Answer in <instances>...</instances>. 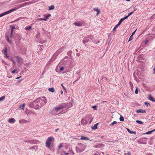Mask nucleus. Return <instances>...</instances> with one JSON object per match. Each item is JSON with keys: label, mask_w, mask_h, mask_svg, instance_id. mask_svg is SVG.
<instances>
[{"label": "nucleus", "mask_w": 155, "mask_h": 155, "mask_svg": "<svg viewBox=\"0 0 155 155\" xmlns=\"http://www.w3.org/2000/svg\"><path fill=\"white\" fill-rule=\"evenodd\" d=\"M46 103V100L45 97H42L37 99L33 102V107L37 109L41 107Z\"/></svg>", "instance_id": "nucleus-1"}, {"label": "nucleus", "mask_w": 155, "mask_h": 155, "mask_svg": "<svg viewBox=\"0 0 155 155\" xmlns=\"http://www.w3.org/2000/svg\"><path fill=\"white\" fill-rule=\"evenodd\" d=\"M54 140V138L53 137H49L47 139L45 144L46 146L50 148L51 147V142L52 140Z\"/></svg>", "instance_id": "nucleus-2"}, {"label": "nucleus", "mask_w": 155, "mask_h": 155, "mask_svg": "<svg viewBox=\"0 0 155 155\" xmlns=\"http://www.w3.org/2000/svg\"><path fill=\"white\" fill-rule=\"evenodd\" d=\"M64 107L63 106H60L57 107L55 108L53 111V113L55 115L60 114L61 109Z\"/></svg>", "instance_id": "nucleus-3"}, {"label": "nucleus", "mask_w": 155, "mask_h": 155, "mask_svg": "<svg viewBox=\"0 0 155 155\" xmlns=\"http://www.w3.org/2000/svg\"><path fill=\"white\" fill-rule=\"evenodd\" d=\"M92 38H93L92 36H90L84 38L83 40V43L84 44H85L88 42L92 41Z\"/></svg>", "instance_id": "nucleus-4"}, {"label": "nucleus", "mask_w": 155, "mask_h": 155, "mask_svg": "<svg viewBox=\"0 0 155 155\" xmlns=\"http://www.w3.org/2000/svg\"><path fill=\"white\" fill-rule=\"evenodd\" d=\"M84 150V146L81 144L79 145L76 148V150L78 153L82 152Z\"/></svg>", "instance_id": "nucleus-5"}, {"label": "nucleus", "mask_w": 155, "mask_h": 155, "mask_svg": "<svg viewBox=\"0 0 155 155\" xmlns=\"http://www.w3.org/2000/svg\"><path fill=\"white\" fill-rule=\"evenodd\" d=\"M17 9V8H12L8 11H7L6 12H5L4 13H3L2 14H1V17H2L4 15H6L7 14H9L14 11L16 10Z\"/></svg>", "instance_id": "nucleus-6"}, {"label": "nucleus", "mask_w": 155, "mask_h": 155, "mask_svg": "<svg viewBox=\"0 0 155 155\" xmlns=\"http://www.w3.org/2000/svg\"><path fill=\"white\" fill-rule=\"evenodd\" d=\"M25 113L27 114L28 116H29L31 115H37V114L36 113H35L34 112L32 111H30L29 110H27L25 112Z\"/></svg>", "instance_id": "nucleus-7"}, {"label": "nucleus", "mask_w": 155, "mask_h": 155, "mask_svg": "<svg viewBox=\"0 0 155 155\" xmlns=\"http://www.w3.org/2000/svg\"><path fill=\"white\" fill-rule=\"evenodd\" d=\"M22 38V37L21 35L18 34L17 35L15 38L16 42L21 40Z\"/></svg>", "instance_id": "nucleus-8"}, {"label": "nucleus", "mask_w": 155, "mask_h": 155, "mask_svg": "<svg viewBox=\"0 0 155 155\" xmlns=\"http://www.w3.org/2000/svg\"><path fill=\"white\" fill-rule=\"evenodd\" d=\"M19 123L21 124H26L28 122V121L24 119H20L19 121Z\"/></svg>", "instance_id": "nucleus-9"}, {"label": "nucleus", "mask_w": 155, "mask_h": 155, "mask_svg": "<svg viewBox=\"0 0 155 155\" xmlns=\"http://www.w3.org/2000/svg\"><path fill=\"white\" fill-rule=\"evenodd\" d=\"M15 57L17 59V61L18 63L19 64H20L22 60V58L18 56H16Z\"/></svg>", "instance_id": "nucleus-10"}, {"label": "nucleus", "mask_w": 155, "mask_h": 155, "mask_svg": "<svg viewBox=\"0 0 155 155\" xmlns=\"http://www.w3.org/2000/svg\"><path fill=\"white\" fill-rule=\"evenodd\" d=\"M81 124L83 125L86 124L87 123V121L84 119H83L81 121Z\"/></svg>", "instance_id": "nucleus-11"}, {"label": "nucleus", "mask_w": 155, "mask_h": 155, "mask_svg": "<svg viewBox=\"0 0 155 155\" xmlns=\"http://www.w3.org/2000/svg\"><path fill=\"white\" fill-rule=\"evenodd\" d=\"M136 112L137 113H145L146 112V111L145 110L143 109H139L137 110H136Z\"/></svg>", "instance_id": "nucleus-12"}, {"label": "nucleus", "mask_w": 155, "mask_h": 155, "mask_svg": "<svg viewBox=\"0 0 155 155\" xmlns=\"http://www.w3.org/2000/svg\"><path fill=\"white\" fill-rule=\"evenodd\" d=\"M15 122V120L14 118H10L8 120V122L10 123H14Z\"/></svg>", "instance_id": "nucleus-13"}, {"label": "nucleus", "mask_w": 155, "mask_h": 155, "mask_svg": "<svg viewBox=\"0 0 155 155\" xmlns=\"http://www.w3.org/2000/svg\"><path fill=\"white\" fill-rule=\"evenodd\" d=\"M7 49H5V50H3L2 51V52L5 54L6 57V58L8 57H9L7 54Z\"/></svg>", "instance_id": "nucleus-14"}, {"label": "nucleus", "mask_w": 155, "mask_h": 155, "mask_svg": "<svg viewBox=\"0 0 155 155\" xmlns=\"http://www.w3.org/2000/svg\"><path fill=\"white\" fill-rule=\"evenodd\" d=\"M42 30H43V33H44L45 35L48 36L50 35V32L44 31L43 29H42Z\"/></svg>", "instance_id": "nucleus-15"}, {"label": "nucleus", "mask_w": 155, "mask_h": 155, "mask_svg": "<svg viewBox=\"0 0 155 155\" xmlns=\"http://www.w3.org/2000/svg\"><path fill=\"white\" fill-rule=\"evenodd\" d=\"M149 99L153 102H155V99L151 96V95H150L149 96Z\"/></svg>", "instance_id": "nucleus-16"}, {"label": "nucleus", "mask_w": 155, "mask_h": 155, "mask_svg": "<svg viewBox=\"0 0 155 155\" xmlns=\"http://www.w3.org/2000/svg\"><path fill=\"white\" fill-rule=\"evenodd\" d=\"M81 140H89V139L87 137L82 136L80 139Z\"/></svg>", "instance_id": "nucleus-17"}, {"label": "nucleus", "mask_w": 155, "mask_h": 155, "mask_svg": "<svg viewBox=\"0 0 155 155\" xmlns=\"http://www.w3.org/2000/svg\"><path fill=\"white\" fill-rule=\"evenodd\" d=\"M74 24L75 25L78 26V27H80L82 26V23H77L76 22H74Z\"/></svg>", "instance_id": "nucleus-18"}, {"label": "nucleus", "mask_w": 155, "mask_h": 155, "mask_svg": "<svg viewBox=\"0 0 155 155\" xmlns=\"http://www.w3.org/2000/svg\"><path fill=\"white\" fill-rule=\"evenodd\" d=\"M25 104H22V105H21L20 106L19 108L23 110L24 108V107H25Z\"/></svg>", "instance_id": "nucleus-19"}, {"label": "nucleus", "mask_w": 155, "mask_h": 155, "mask_svg": "<svg viewBox=\"0 0 155 155\" xmlns=\"http://www.w3.org/2000/svg\"><path fill=\"white\" fill-rule=\"evenodd\" d=\"M48 90L50 92H54V89L53 87L49 88Z\"/></svg>", "instance_id": "nucleus-20"}, {"label": "nucleus", "mask_w": 155, "mask_h": 155, "mask_svg": "<svg viewBox=\"0 0 155 155\" xmlns=\"http://www.w3.org/2000/svg\"><path fill=\"white\" fill-rule=\"evenodd\" d=\"M98 124L97 123V124H95L94 126H93L92 127V129H94V130H95V129H97V126Z\"/></svg>", "instance_id": "nucleus-21"}, {"label": "nucleus", "mask_w": 155, "mask_h": 155, "mask_svg": "<svg viewBox=\"0 0 155 155\" xmlns=\"http://www.w3.org/2000/svg\"><path fill=\"white\" fill-rule=\"evenodd\" d=\"M127 131H128V132H129L130 133V134H136V132H135V131H131V130H130L128 129V128H127Z\"/></svg>", "instance_id": "nucleus-22"}, {"label": "nucleus", "mask_w": 155, "mask_h": 155, "mask_svg": "<svg viewBox=\"0 0 155 155\" xmlns=\"http://www.w3.org/2000/svg\"><path fill=\"white\" fill-rule=\"evenodd\" d=\"M93 9L94 11H95L97 12V14H98L99 13L100 11L98 9L96 8H94Z\"/></svg>", "instance_id": "nucleus-23"}, {"label": "nucleus", "mask_w": 155, "mask_h": 155, "mask_svg": "<svg viewBox=\"0 0 155 155\" xmlns=\"http://www.w3.org/2000/svg\"><path fill=\"white\" fill-rule=\"evenodd\" d=\"M130 86L131 89L133 91V90L134 87L132 83L131 82H130Z\"/></svg>", "instance_id": "nucleus-24"}, {"label": "nucleus", "mask_w": 155, "mask_h": 155, "mask_svg": "<svg viewBox=\"0 0 155 155\" xmlns=\"http://www.w3.org/2000/svg\"><path fill=\"white\" fill-rule=\"evenodd\" d=\"M19 72V71L18 70V69H15L12 72V74H14L15 72H16V73H18Z\"/></svg>", "instance_id": "nucleus-25"}, {"label": "nucleus", "mask_w": 155, "mask_h": 155, "mask_svg": "<svg viewBox=\"0 0 155 155\" xmlns=\"http://www.w3.org/2000/svg\"><path fill=\"white\" fill-rule=\"evenodd\" d=\"M15 28V27L14 26H13L11 28V37L12 36V34L13 31V30Z\"/></svg>", "instance_id": "nucleus-26"}, {"label": "nucleus", "mask_w": 155, "mask_h": 155, "mask_svg": "<svg viewBox=\"0 0 155 155\" xmlns=\"http://www.w3.org/2000/svg\"><path fill=\"white\" fill-rule=\"evenodd\" d=\"M54 6L53 5H52L51 6H49V10H53V9H54Z\"/></svg>", "instance_id": "nucleus-27"}, {"label": "nucleus", "mask_w": 155, "mask_h": 155, "mask_svg": "<svg viewBox=\"0 0 155 155\" xmlns=\"http://www.w3.org/2000/svg\"><path fill=\"white\" fill-rule=\"evenodd\" d=\"M74 154L72 151H71L69 153H65V155H68L70 154V155H72Z\"/></svg>", "instance_id": "nucleus-28"}, {"label": "nucleus", "mask_w": 155, "mask_h": 155, "mask_svg": "<svg viewBox=\"0 0 155 155\" xmlns=\"http://www.w3.org/2000/svg\"><path fill=\"white\" fill-rule=\"evenodd\" d=\"M124 21L123 19L122 18H121L120 19V20L119 21L118 24L120 25V24L121 23Z\"/></svg>", "instance_id": "nucleus-29"}, {"label": "nucleus", "mask_w": 155, "mask_h": 155, "mask_svg": "<svg viewBox=\"0 0 155 155\" xmlns=\"http://www.w3.org/2000/svg\"><path fill=\"white\" fill-rule=\"evenodd\" d=\"M136 122L139 124H142L143 123L142 121L139 120H136Z\"/></svg>", "instance_id": "nucleus-30"}, {"label": "nucleus", "mask_w": 155, "mask_h": 155, "mask_svg": "<svg viewBox=\"0 0 155 155\" xmlns=\"http://www.w3.org/2000/svg\"><path fill=\"white\" fill-rule=\"evenodd\" d=\"M119 119L120 121H123L124 120V117L122 116H120V117L119 118Z\"/></svg>", "instance_id": "nucleus-31"}, {"label": "nucleus", "mask_w": 155, "mask_h": 155, "mask_svg": "<svg viewBox=\"0 0 155 155\" xmlns=\"http://www.w3.org/2000/svg\"><path fill=\"white\" fill-rule=\"evenodd\" d=\"M117 123V122L116 121H114L110 125L111 126H113L114 124H116Z\"/></svg>", "instance_id": "nucleus-32"}, {"label": "nucleus", "mask_w": 155, "mask_h": 155, "mask_svg": "<svg viewBox=\"0 0 155 155\" xmlns=\"http://www.w3.org/2000/svg\"><path fill=\"white\" fill-rule=\"evenodd\" d=\"M31 28V26H28L27 27H26L25 28V30H29Z\"/></svg>", "instance_id": "nucleus-33"}, {"label": "nucleus", "mask_w": 155, "mask_h": 155, "mask_svg": "<svg viewBox=\"0 0 155 155\" xmlns=\"http://www.w3.org/2000/svg\"><path fill=\"white\" fill-rule=\"evenodd\" d=\"M153 132V131H152V130L148 131L146 133V134H150L152 133V132Z\"/></svg>", "instance_id": "nucleus-34"}, {"label": "nucleus", "mask_w": 155, "mask_h": 155, "mask_svg": "<svg viewBox=\"0 0 155 155\" xmlns=\"http://www.w3.org/2000/svg\"><path fill=\"white\" fill-rule=\"evenodd\" d=\"M5 99V96H2L0 98V101H3Z\"/></svg>", "instance_id": "nucleus-35"}, {"label": "nucleus", "mask_w": 155, "mask_h": 155, "mask_svg": "<svg viewBox=\"0 0 155 155\" xmlns=\"http://www.w3.org/2000/svg\"><path fill=\"white\" fill-rule=\"evenodd\" d=\"M63 146L62 145V143H60V145H59V146L58 147L59 149H61V147H63Z\"/></svg>", "instance_id": "nucleus-36"}, {"label": "nucleus", "mask_w": 155, "mask_h": 155, "mask_svg": "<svg viewBox=\"0 0 155 155\" xmlns=\"http://www.w3.org/2000/svg\"><path fill=\"white\" fill-rule=\"evenodd\" d=\"M25 142L26 143H33V141H31V140H26L25 141Z\"/></svg>", "instance_id": "nucleus-37"}, {"label": "nucleus", "mask_w": 155, "mask_h": 155, "mask_svg": "<svg viewBox=\"0 0 155 155\" xmlns=\"http://www.w3.org/2000/svg\"><path fill=\"white\" fill-rule=\"evenodd\" d=\"M135 93L136 94H137L138 93V88L137 87H136V90Z\"/></svg>", "instance_id": "nucleus-38"}, {"label": "nucleus", "mask_w": 155, "mask_h": 155, "mask_svg": "<svg viewBox=\"0 0 155 155\" xmlns=\"http://www.w3.org/2000/svg\"><path fill=\"white\" fill-rule=\"evenodd\" d=\"M133 36H132V35H131L130 36V37L129 38V40H128V41H131V40H132L133 39Z\"/></svg>", "instance_id": "nucleus-39"}, {"label": "nucleus", "mask_w": 155, "mask_h": 155, "mask_svg": "<svg viewBox=\"0 0 155 155\" xmlns=\"http://www.w3.org/2000/svg\"><path fill=\"white\" fill-rule=\"evenodd\" d=\"M61 86L63 87L64 90L66 92H67V90H66V88H65V87L63 86V84H61Z\"/></svg>", "instance_id": "nucleus-40"}, {"label": "nucleus", "mask_w": 155, "mask_h": 155, "mask_svg": "<svg viewBox=\"0 0 155 155\" xmlns=\"http://www.w3.org/2000/svg\"><path fill=\"white\" fill-rule=\"evenodd\" d=\"M145 105L147 106L148 107V105H150V104L149 103H148L147 102H145Z\"/></svg>", "instance_id": "nucleus-41"}, {"label": "nucleus", "mask_w": 155, "mask_h": 155, "mask_svg": "<svg viewBox=\"0 0 155 155\" xmlns=\"http://www.w3.org/2000/svg\"><path fill=\"white\" fill-rule=\"evenodd\" d=\"M64 68L63 67H61L60 68V70L61 71H62L64 70Z\"/></svg>", "instance_id": "nucleus-42"}, {"label": "nucleus", "mask_w": 155, "mask_h": 155, "mask_svg": "<svg viewBox=\"0 0 155 155\" xmlns=\"http://www.w3.org/2000/svg\"><path fill=\"white\" fill-rule=\"evenodd\" d=\"M124 154L125 155H130V152H128L127 153H124Z\"/></svg>", "instance_id": "nucleus-43"}, {"label": "nucleus", "mask_w": 155, "mask_h": 155, "mask_svg": "<svg viewBox=\"0 0 155 155\" xmlns=\"http://www.w3.org/2000/svg\"><path fill=\"white\" fill-rule=\"evenodd\" d=\"M128 17H129L127 15V16H126V17H124L123 18H122L124 20H125V19H126Z\"/></svg>", "instance_id": "nucleus-44"}, {"label": "nucleus", "mask_w": 155, "mask_h": 155, "mask_svg": "<svg viewBox=\"0 0 155 155\" xmlns=\"http://www.w3.org/2000/svg\"><path fill=\"white\" fill-rule=\"evenodd\" d=\"M7 40L9 42V43H11V41H10V40L9 39V38H8V36H7Z\"/></svg>", "instance_id": "nucleus-45"}, {"label": "nucleus", "mask_w": 155, "mask_h": 155, "mask_svg": "<svg viewBox=\"0 0 155 155\" xmlns=\"http://www.w3.org/2000/svg\"><path fill=\"white\" fill-rule=\"evenodd\" d=\"M45 19H44V18H38L37 19V20H44V21H45Z\"/></svg>", "instance_id": "nucleus-46"}, {"label": "nucleus", "mask_w": 155, "mask_h": 155, "mask_svg": "<svg viewBox=\"0 0 155 155\" xmlns=\"http://www.w3.org/2000/svg\"><path fill=\"white\" fill-rule=\"evenodd\" d=\"M133 13H134V12H131L130 13H129V14H128V17H129L130 15L132 14Z\"/></svg>", "instance_id": "nucleus-47"}, {"label": "nucleus", "mask_w": 155, "mask_h": 155, "mask_svg": "<svg viewBox=\"0 0 155 155\" xmlns=\"http://www.w3.org/2000/svg\"><path fill=\"white\" fill-rule=\"evenodd\" d=\"M93 120V118H91L89 120V123H91Z\"/></svg>", "instance_id": "nucleus-48"}, {"label": "nucleus", "mask_w": 155, "mask_h": 155, "mask_svg": "<svg viewBox=\"0 0 155 155\" xmlns=\"http://www.w3.org/2000/svg\"><path fill=\"white\" fill-rule=\"evenodd\" d=\"M48 19V18L47 16H46V17L44 18L45 21H46L47 19Z\"/></svg>", "instance_id": "nucleus-49"}, {"label": "nucleus", "mask_w": 155, "mask_h": 155, "mask_svg": "<svg viewBox=\"0 0 155 155\" xmlns=\"http://www.w3.org/2000/svg\"><path fill=\"white\" fill-rule=\"evenodd\" d=\"M120 25L118 23L114 27L117 28Z\"/></svg>", "instance_id": "nucleus-50"}, {"label": "nucleus", "mask_w": 155, "mask_h": 155, "mask_svg": "<svg viewBox=\"0 0 155 155\" xmlns=\"http://www.w3.org/2000/svg\"><path fill=\"white\" fill-rule=\"evenodd\" d=\"M136 30H135L132 33V35H131L132 36H133L134 34L135 33V32H136Z\"/></svg>", "instance_id": "nucleus-51"}, {"label": "nucleus", "mask_w": 155, "mask_h": 155, "mask_svg": "<svg viewBox=\"0 0 155 155\" xmlns=\"http://www.w3.org/2000/svg\"><path fill=\"white\" fill-rule=\"evenodd\" d=\"M27 2H26V3H24L23 5H22V6H21L20 7H22L23 6H25V5H27Z\"/></svg>", "instance_id": "nucleus-52"}, {"label": "nucleus", "mask_w": 155, "mask_h": 155, "mask_svg": "<svg viewBox=\"0 0 155 155\" xmlns=\"http://www.w3.org/2000/svg\"><path fill=\"white\" fill-rule=\"evenodd\" d=\"M148 42V41L147 40H146L145 41V44H147V43Z\"/></svg>", "instance_id": "nucleus-53"}, {"label": "nucleus", "mask_w": 155, "mask_h": 155, "mask_svg": "<svg viewBox=\"0 0 155 155\" xmlns=\"http://www.w3.org/2000/svg\"><path fill=\"white\" fill-rule=\"evenodd\" d=\"M97 107L96 106H92V107L93 108H94V109H95Z\"/></svg>", "instance_id": "nucleus-54"}, {"label": "nucleus", "mask_w": 155, "mask_h": 155, "mask_svg": "<svg viewBox=\"0 0 155 155\" xmlns=\"http://www.w3.org/2000/svg\"><path fill=\"white\" fill-rule=\"evenodd\" d=\"M47 16L48 18H49L51 16V15L50 14H48Z\"/></svg>", "instance_id": "nucleus-55"}, {"label": "nucleus", "mask_w": 155, "mask_h": 155, "mask_svg": "<svg viewBox=\"0 0 155 155\" xmlns=\"http://www.w3.org/2000/svg\"><path fill=\"white\" fill-rule=\"evenodd\" d=\"M116 28H115L114 27V28L113 29V31H115L116 30Z\"/></svg>", "instance_id": "nucleus-56"}, {"label": "nucleus", "mask_w": 155, "mask_h": 155, "mask_svg": "<svg viewBox=\"0 0 155 155\" xmlns=\"http://www.w3.org/2000/svg\"><path fill=\"white\" fill-rule=\"evenodd\" d=\"M59 129H56L55 130V132H57L58 130H59Z\"/></svg>", "instance_id": "nucleus-57"}, {"label": "nucleus", "mask_w": 155, "mask_h": 155, "mask_svg": "<svg viewBox=\"0 0 155 155\" xmlns=\"http://www.w3.org/2000/svg\"><path fill=\"white\" fill-rule=\"evenodd\" d=\"M12 62H13V63L14 64V65H15V61L14 60H13Z\"/></svg>", "instance_id": "nucleus-58"}, {"label": "nucleus", "mask_w": 155, "mask_h": 155, "mask_svg": "<svg viewBox=\"0 0 155 155\" xmlns=\"http://www.w3.org/2000/svg\"><path fill=\"white\" fill-rule=\"evenodd\" d=\"M40 47L41 48H42V47H43V46L42 45H41L40 46Z\"/></svg>", "instance_id": "nucleus-59"}, {"label": "nucleus", "mask_w": 155, "mask_h": 155, "mask_svg": "<svg viewBox=\"0 0 155 155\" xmlns=\"http://www.w3.org/2000/svg\"><path fill=\"white\" fill-rule=\"evenodd\" d=\"M10 60L12 61L14 60H13V59L12 58H11L10 59Z\"/></svg>", "instance_id": "nucleus-60"}, {"label": "nucleus", "mask_w": 155, "mask_h": 155, "mask_svg": "<svg viewBox=\"0 0 155 155\" xmlns=\"http://www.w3.org/2000/svg\"><path fill=\"white\" fill-rule=\"evenodd\" d=\"M21 76H20V77H18V78H16V79H19V78H21Z\"/></svg>", "instance_id": "nucleus-61"}, {"label": "nucleus", "mask_w": 155, "mask_h": 155, "mask_svg": "<svg viewBox=\"0 0 155 155\" xmlns=\"http://www.w3.org/2000/svg\"><path fill=\"white\" fill-rule=\"evenodd\" d=\"M153 70L154 72V73H155V67L153 69Z\"/></svg>", "instance_id": "nucleus-62"}, {"label": "nucleus", "mask_w": 155, "mask_h": 155, "mask_svg": "<svg viewBox=\"0 0 155 155\" xmlns=\"http://www.w3.org/2000/svg\"><path fill=\"white\" fill-rule=\"evenodd\" d=\"M147 155H152V154L151 153H148Z\"/></svg>", "instance_id": "nucleus-63"}, {"label": "nucleus", "mask_w": 155, "mask_h": 155, "mask_svg": "<svg viewBox=\"0 0 155 155\" xmlns=\"http://www.w3.org/2000/svg\"><path fill=\"white\" fill-rule=\"evenodd\" d=\"M61 94H62L63 93V91H62V90H61Z\"/></svg>", "instance_id": "nucleus-64"}]
</instances>
